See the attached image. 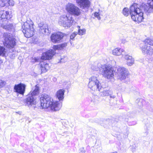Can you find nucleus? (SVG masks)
Listing matches in <instances>:
<instances>
[{
    "label": "nucleus",
    "instance_id": "nucleus-1",
    "mask_svg": "<svg viewBox=\"0 0 153 153\" xmlns=\"http://www.w3.org/2000/svg\"><path fill=\"white\" fill-rule=\"evenodd\" d=\"M141 8L146 11L151 13L153 11V0H148L147 5H142V7L136 4H134L130 8V13L132 19L137 23L141 22L143 19V13Z\"/></svg>",
    "mask_w": 153,
    "mask_h": 153
},
{
    "label": "nucleus",
    "instance_id": "nucleus-2",
    "mask_svg": "<svg viewBox=\"0 0 153 153\" xmlns=\"http://www.w3.org/2000/svg\"><path fill=\"white\" fill-rule=\"evenodd\" d=\"M41 106L42 109L50 108L53 111L59 110L62 106V103L59 101H54L50 96L47 95H41L40 96Z\"/></svg>",
    "mask_w": 153,
    "mask_h": 153
},
{
    "label": "nucleus",
    "instance_id": "nucleus-3",
    "mask_svg": "<svg viewBox=\"0 0 153 153\" xmlns=\"http://www.w3.org/2000/svg\"><path fill=\"white\" fill-rule=\"evenodd\" d=\"M39 88L37 85L32 88V90L25 100L24 104L25 105L29 108L32 107L33 108L36 107L35 97L39 94Z\"/></svg>",
    "mask_w": 153,
    "mask_h": 153
},
{
    "label": "nucleus",
    "instance_id": "nucleus-4",
    "mask_svg": "<svg viewBox=\"0 0 153 153\" xmlns=\"http://www.w3.org/2000/svg\"><path fill=\"white\" fill-rule=\"evenodd\" d=\"M55 53L56 52L51 49L48 50L46 52L43 53L41 59L45 60L41 61L40 64L42 72H45L49 69V66L48 64L47 63L46 60L51 59Z\"/></svg>",
    "mask_w": 153,
    "mask_h": 153
},
{
    "label": "nucleus",
    "instance_id": "nucleus-5",
    "mask_svg": "<svg viewBox=\"0 0 153 153\" xmlns=\"http://www.w3.org/2000/svg\"><path fill=\"white\" fill-rule=\"evenodd\" d=\"M100 72L104 77L110 79L114 78L115 72L111 67L106 65H101Z\"/></svg>",
    "mask_w": 153,
    "mask_h": 153
},
{
    "label": "nucleus",
    "instance_id": "nucleus-6",
    "mask_svg": "<svg viewBox=\"0 0 153 153\" xmlns=\"http://www.w3.org/2000/svg\"><path fill=\"white\" fill-rule=\"evenodd\" d=\"M75 21L70 15H63L59 18L58 23L64 27H69L74 23Z\"/></svg>",
    "mask_w": 153,
    "mask_h": 153
},
{
    "label": "nucleus",
    "instance_id": "nucleus-7",
    "mask_svg": "<svg viewBox=\"0 0 153 153\" xmlns=\"http://www.w3.org/2000/svg\"><path fill=\"white\" fill-rule=\"evenodd\" d=\"M88 87L92 90L100 91L102 88L101 83L97 79V77L93 76L89 79Z\"/></svg>",
    "mask_w": 153,
    "mask_h": 153
},
{
    "label": "nucleus",
    "instance_id": "nucleus-8",
    "mask_svg": "<svg viewBox=\"0 0 153 153\" xmlns=\"http://www.w3.org/2000/svg\"><path fill=\"white\" fill-rule=\"evenodd\" d=\"M115 71V76L118 79L121 80L125 79L129 74L128 70L122 67H116Z\"/></svg>",
    "mask_w": 153,
    "mask_h": 153
},
{
    "label": "nucleus",
    "instance_id": "nucleus-9",
    "mask_svg": "<svg viewBox=\"0 0 153 153\" xmlns=\"http://www.w3.org/2000/svg\"><path fill=\"white\" fill-rule=\"evenodd\" d=\"M32 24H30L25 22L22 27V32L27 38H30L33 35L34 29Z\"/></svg>",
    "mask_w": 153,
    "mask_h": 153
},
{
    "label": "nucleus",
    "instance_id": "nucleus-10",
    "mask_svg": "<svg viewBox=\"0 0 153 153\" xmlns=\"http://www.w3.org/2000/svg\"><path fill=\"white\" fill-rule=\"evenodd\" d=\"M66 10L70 14L75 16H78L81 14V10L71 3H69L66 5Z\"/></svg>",
    "mask_w": 153,
    "mask_h": 153
},
{
    "label": "nucleus",
    "instance_id": "nucleus-11",
    "mask_svg": "<svg viewBox=\"0 0 153 153\" xmlns=\"http://www.w3.org/2000/svg\"><path fill=\"white\" fill-rule=\"evenodd\" d=\"M4 38V45L8 48H13L16 45L15 39L10 35L5 34Z\"/></svg>",
    "mask_w": 153,
    "mask_h": 153
},
{
    "label": "nucleus",
    "instance_id": "nucleus-12",
    "mask_svg": "<svg viewBox=\"0 0 153 153\" xmlns=\"http://www.w3.org/2000/svg\"><path fill=\"white\" fill-rule=\"evenodd\" d=\"M63 36V34L61 32L55 33L51 35L50 37L51 40L53 43H59Z\"/></svg>",
    "mask_w": 153,
    "mask_h": 153
},
{
    "label": "nucleus",
    "instance_id": "nucleus-13",
    "mask_svg": "<svg viewBox=\"0 0 153 153\" xmlns=\"http://www.w3.org/2000/svg\"><path fill=\"white\" fill-rule=\"evenodd\" d=\"M25 88L26 85L25 84L21 83L17 85H15L14 87V90L16 92L23 95Z\"/></svg>",
    "mask_w": 153,
    "mask_h": 153
},
{
    "label": "nucleus",
    "instance_id": "nucleus-14",
    "mask_svg": "<svg viewBox=\"0 0 153 153\" xmlns=\"http://www.w3.org/2000/svg\"><path fill=\"white\" fill-rule=\"evenodd\" d=\"M39 31L40 33L43 34L48 35L50 33L48 29V27L46 24H44L42 23H40L38 24Z\"/></svg>",
    "mask_w": 153,
    "mask_h": 153
},
{
    "label": "nucleus",
    "instance_id": "nucleus-15",
    "mask_svg": "<svg viewBox=\"0 0 153 153\" xmlns=\"http://www.w3.org/2000/svg\"><path fill=\"white\" fill-rule=\"evenodd\" d=\"M78 5L81 8H85L89 7L90 1L88 0H76Z\"/></svg>",
    "mask_w": 153,
    "mask_h": 153
},
{
    "label": "nucleus",
    "instance_id": "nucleus-16",
    "mask_svg": "<svg viewBox=\"0 0 153 153\" xmlns=\"http://www.w3.org/2000/svg\"><path fill=\"white\" fill-rule=\"evenodd\" d=\"M143 53L149 55H152L153 54V49L149 46L144 45L141 48Z\"/></svg>",
    "mask_w": 153,
    "mask_h": 153
},
{
    "label": "nucleus",
    "instance_id": "nucleus-17",
    "mask_svg": "<svg viewBox=\"0 0 153 153\" xmlns=\"http://www.w3.org/2000/svg\"><path fill=\"white\" fill-rule=\"evenodd\" d=\"M123 57L126 60L127 64L128 66H131L134 64V59L131 56L126 54L123 55Z\"/></svg>",
    "mask_w": 153,
    "mask_h": 153
},
{
    "label": "nucleus",
    "instance_id": "nucleus-18",
    "mask_svg": "<svg viewBox=\"0 0 153 153\" xmlns=\"http://www.w3.org/2000/svg\"><path fill=\"white\" fill-rule=\"evenodd\" d=\"M9 14L8 11L0 10V23L1 24L3 21H6L7 18V16Z\"/></svg>",
    "mask_w": 153,
    "mask_h": 153
},
{
    "label": "nucleus",
    "instance_id": "nucleus-19",
    "mask_svg": "<svg viewBox=\"0 0 153 153\" xmlns=\"http://www.w3.org/2000/svg\"><path fill=\"white\" fill-rule=\"evenodd\" d=\"M14 3L13 0H0V6L3 7L5 5L13 6Z\"/></svg>",
    "mask_w": 153,
    "mask_h": 153
},
{
    "label": "nucleus",
    "instance_id": "nucleus-20",
    "mask_svg": "<svg viewBox=\"0 0 153 153\" xmlns=\"http://www.w3.org/2000/svg\"><path fill=\"white\" fill-rule=\"evenodd\" d=\"M64 92L65 90L63 89H60L57 92L56 96L59 101H62L63 100Z\"/></svg>",
    "mask_w": 153,
    "mask_h": 153
},
{
    "label": "nucleus",
    "instance_id": "nucleus-21",
    "mask_svg": "<svg viewBox=\"0 0 153 153\" xmlns=\"http://www.w3.org/2000/svg\"><path fill=\"white\" fill-rule=\"evenodd\" d=\"M124 52V50L121 48H117L113 50L112 51V53L114 55L119 56L120 55H123V53Z\"/></svg>",
    "mask_w": 153,
    "mask_h": 153
},
{
    "label": "nucleus",
    "instance_id": "nucleus-22",
    "mask_svg": "<svg viewBox=\"0 0 153 153\" xmlns=\"http://www.w3.org/2000/svg\"><path fill=\"white\" fill-rule=\"evenodd\" d=\"M67 45L66 43H64L60 45H54L53 47V48L54 50H53L55 52V51L56 50H62Z\"/></svg>",
    "mask_w": 153,
    "mask_h": 153
},
{
    "label": "nucleus",
    "instance_id": "nucleus-23",
    "mask_svg": "<svg viewBox=\"0 0 153 153\" xmlns=\"http://www.w3.org/2000/svg\"><path fill=\"white\" fill-rule=\"evenodd\" d=\"M1 24V27L7 30L12 31H14V27L12 24H10L7 25H4L3 24Z\"/></svg>",
    "mask_w": 153,
    "mask_h": 153
},
{
    "label": "nucleus",
    "instance_id": "nucleus-24",
    "mask_svg": "<svg viewBox=\"0 0 153 153\" xmlns=\"http://www.w3.org/2000/svg\"><path fill=\"white\" fill-rule=\"evenodd\" d=\"M102 65L100 63H95L94 64H92L91 66V69L94 71H98L99 70H100L101 68V66Z\"/></svg>",
    "mask_w": 153,
    "mask_h": 153
},
{
    "label": "nucleus",
    "instance_id": "nucleus-25",
    "mask_svg": "<svg viewBox=\"0 0 153 153\" xmlns=\"http://www.w3.org/2000/svg\"><path fill=\"white\" fill-rule=\"evenodd\" d=\"M112 94V92L109 90L107 91H104L100 93V95L102 97L108 96L111 95Z\"/></svg>",
    "mask_w": 153,
    "mask_h": 153
},
{
    "label": "nucleus",
    "instance_id": "nucleus-26",
    "mask_svg": "<svg viewBox=\"0 0 153 153\" xmlns=\"http://www.w3.org/2000/svg\"><path fill=\"white\" fill-rule=\"evenodd\" d=\"M144 42L145 45L149 44L151 45H153V40L150 38H147L145 39Z\"/></svg>",
    "mask_w": 153,
    "mask_h": 153
},
{
    "label": "nucleus",
    "instance_id": "nucleus-27",
    "mask_svg": "<svg viewBox=\"0 0 153 153\" xmlns=\"http://www.w3.org/2000/svg\"><path fill=\"white\" fill-rule=\"evenodd\" d=\"M78 31L77 34L80 35H82L85 33L86 30L85 29H80L79 26H78Z\"/></svg>",
    "mask_w": 153,
    "mask_h": 153
},
{
    "label": "nucleus",
    "instance_id": "nucleus-28",
    "mask_svg": "<svg viewBox=\"0 0 153 153\" xmlns=\"http://www.w3.org/2000/svg\"><path fill=\"white\" fill-rule=\"evenodd\" d=\"M6 53L5 49L4 47L0 46V56H4Z\"/></svg>",
    "mask_w": 153,
    "mask_h": 153
},
{
    "label": "nucleus",
    "instance_id": "nucleus-29",
    "mask_svg": "<svg viewBox=\"0 0 153 153\" xmlns=\"http://www.w3.org/2000/svg\"><path fill=\"white\" fill-rule=\"evenodd\" d=\"M123 14L126 16H127L129 14V10L127 8H125L123 10Z\"/></svg>",
    "mask_w": 153,
    "mask_h": 153
},
{
    "label": "nucleus",
    "instance_id": "nucleus-30",
    "mask_svg": "<svg viewBox=\"0 0 153 153\" xmlns=\"http://www.w3.org/2000/svg\"><path fill=\"white\" fill-rule=\"evenodd\" d=\"M77 34V32H74L71 35L70 37V39H73L76 36Z\"/></svg>",
    "mask_w": 153,
    "mask_h": 153
},
{
    "label": "nucleus",
    "instance_id": "nucleus-31",
    "mask_svg": "<svg viewBox=\"0 0 153 153\" xmlns=\"http://www.w3.org/2000/svg\"><path fill=\"white\" fill-rule=\"evenodd\" d=\"M5 82L2 80L0 79V88L4 86L5 84Z\"/></svg>",
    "mask_w": 153,
    "mask_h": 153
},
{
    "label": "nucleus",
    "instance_id": "nucleus-32",
    "mask_svg": "<svg viewBox=\"0 0 153 153\" xmlns=\"http://www.w3.org/2000/svg\"><path fill=\"white\" fill-rule=\"evenodd\" d=\"M94 16L97 17V19L99 20H100V14L99 13V12H95L94 13Z\"/></svg>",
    "mask_w": 153,
    "mask_h": 153
},
{
    "label": "nucleus",
    "instance_id": "nucleus-33",
    "mask_svg": "<svg viewBox=\"0 0 153 153\" xmlns=\"http://www.w3.org/2000/svg\"><path fill=\"white\" fill-rule=\"evenodd\" d=\"M110 97L111 98H115V96H114V95L112 96H110Z\"/></svg>",
    "mask_w": 153,
    "mask_h": 153
},
{
    "label": "nucleus",
    "instance_id": "nucleus-34",
    "mask_svg": "<svg viewBox=\"0 0 153 153\" xmlns=\"http://www.w3.org/2000/svg\"><path fill=\"white\" fill-rule=\"evenodd\" d=\"M140 102H139V104H138L139 105V103H140Z\"/></svg>",
    "mask_w": 153,
    "mask_h": 153
},
{
    "label": "nucleus",
    "instance_id": "nucleus-35",
    "mask_svg": "<svg viewBox=\"0 0 153 153\" xmlns=\"http://www.w3.org/2000/svg\"><path fill=\"white\" fill-rule=\"evenodd\" d=\"M0 63H1V62L0 61Z\"/></svg>",
    "mask_w": 153,
    "mask_h": 153
}]
</instances>
